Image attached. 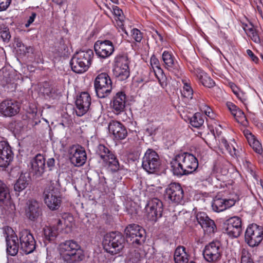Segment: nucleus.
Wrapping results in <instances>:
<instances>
[{
    "instance_id": "nucleus-48",
    "label": "nucleus",
    "mask_w": 263,
    "mask_h": 263,
    "mask_svg": "<svg viewBox=\"0 0 263 263\" xmlns=\"http://www.w3.org/2000/svg\"><path fill=\"white\" fill-rule=\"evenodd\" d=\"M112 13L116 16V18L119 17H124L123 13L122 10L116 6L112 7Z\"/></svg>"
},
{
    "instance_id": "nucleus-21",
    "label": "nucleus",
    "mask_w": 263,
    "mask_h": 263,
    "mask_svg": "<svg viewBox=\"0 0 263 263\" xmlns=\"http://www.w3.org/2000/svg\"><path fill=\"white\" fill-rule=\"evenodd\" d=\"M45 158L40 154H37L30 162L31 172L36 177H41L45 170Z\"/></svg>"
},
{
    "instance_id": "nucleus-36",
    "label": "nucleus",
    "mask_w": 263,
    "mask_h": 263,
    "mask_svg": "<svg viewBox=\"0 0 263 263\" xmlns=\"http://www.w3.org/2000/svg\"><path fill=\"white\" fill-rule=\"evenodd\" d=\"M0 201L7 205L10 203L9 189L1 180H0Z\"/></svg>"
},
{
    "instance_id": "nucleus-20",
    "label": "nucleus",
    "mask_w": 263,
    "mask_h": 263,
    "mask_svg": "<svg viewBox=\"0 0 263 263\" xmlns=\"http://www.w3.org/2000/svg\"><path fill=\"white\" fill-rule=\"evenodd\" d=\"M196 219L204 231L208 234L214 233L216 230L214 221L210 219L204 212H198L196 215Z\"/></svg>"
},
{
    "instance_id": "nucleus-27",
    "label": "nucleus",
    "mask_w": 263,
    "mask_h": 263,
    "mask_svg": "<svg viewBox=\"0 0 263 263\" xmlns=\"http://www.w3.org/2000/svg\"><path fill=\"white\" fill-rule=\"evenodd\" d=\"M126 103V96L122 92H118L114 97L111 106L114 112L119 114L124 111Z\"/></svg>"
},
{
    "instance_id": "nucleus-34",
    "label": "nucleus",
    "mask_w": 263,
    "mask_h": 263,
    "mask_svg": "<svg viewBox=\"0 0 263 263\" xmlns=\"http://www.w3.org/2000/svg\"><path fill=\"white\" fill-rule=\"evenodd\" d=\"M30 181V178L28 175L22 174L14 185V189L15 192H21L28 185Z\"/></svg>"
},
{
    "instance_id": "nucleus-38",
    "label": "nucleus",
    "mask_w": 263,
    "mask_h": 263,
    "mask_svg": "<svg viewBox=\"0 0 263 263\" xmlns=\"http://www.w3.org/2000/svg\"><path fill=\"white\" fill-rule=\"evenodd\" d=\"M113 153L103 144H99L96 148V154L103 161L108 155Z\"/></svg>"
},
{
    "instance_id": "nucleus-32",
    "label": "nucleus",
    "mask_w": 263,
    "mask_h": 263,
    "mask_svg": "<svg viewBox=\"0 0 263 263\" xmlns=\"http://www.w3.org/2000/svg\"><path fill=\"white\" fill-rule=\"evenodd\" d=\"M174 259L175 263H187L189 255L186 252V249L183 246L178 247L174 253Z\"/></svg>"
},
{
    "instance_id": "nucleus-51",
    "label": "nucleus",
    "mask_w": 263,
    "mask_h": 263,
    "mask_svg": "<svg viewBox=\"0 0 263 263\" xmlns=\"http://www.w3.org/2000/svg\"><path fill=\"white\" fill-rule=\"evenodd\" d=\"M117 22V25L120 28L123 32L126 34H127V31L125 29L123 24L124 17H119V18H116Z\"/></svg>"
},
{
    "instance_id": "nucleus-57",
    "label": "nucleus",
    "mask_w": 263,
    "mask_h": 263,
    "mask_svg": "<svg viewBox=\"0 0 263 263\" xmlns=\"http://www.w3.org/2000/svg\"><path fill=\"white\" fill-rule=\"evenodd\" d=\"M158 129L159 127L154 128L153 127H151L150 128H147L146 131L147 133V134H149L150 135H155L156 130H158Z\"/></svg>"
},
{
    "instance_id": "nucleus-53",
    "label": "nucleus",
    "mask_w": 263,
    "mask_h": 263,
    "mask_svg": "<svg viewBox=\"0 0 263 263\" xmlns=\"http://www.w3.org/2000/svg\"><path fill=\"white\" fill-rule=\"evenodd\" d=\"M246 52L252 61L255 63H258L259 59L253 53L251 50L247 49Z\"/></svg>"
},
{
    "instance_id": "nucleus-24",
    "label": "nucleus",
    "mask_w": 263,
    "mask_h": 263,
    "mask_svg": "<svg viewBox=\"0 0 263 263\" xmlns=\"http://www.w3.org/2000/svg\"><path fill=\"white\" fill-rule=\"evenodd\" d=\"M12 159V152L10 146L5 142H0V167L8 166Z\"/></svg>"
},
{
    "instance_id": "nucleus-3",
    "label": "nucleus",
    "mask_w": 263,
    "mask_h": 263,
    "mask_svg": "<svg viewBox=\"0 0 263 263\" xmlns=\"http://www.w3.org/2000/svg\"><path fill=\"white\" fill-rule=\"evenodd\" d=\"M103 244L104 249L107 252L116 254L124 248L125 239L121 233L112 232L105 235Z\"/></svg>"
},
{
    "instance_id": "nucleus-16",
    "label": "nucleus",
    "mask_w": 263,
    "mask_h": 263,
    "mask_svg": "<svg viewBox=\"0 0 263 263\" xmlns=\"http://www.w3.org/2000/svg\"><path fill=\"white\" fill-rule=\"evenodd\" d=\"M94 49L96 54L103 59L110 57L115 51L112 43L107 40L97 41L94 45Z\"/></svg>"
},
{
    "instance_id": "nucleus-42",
    "label": "nucleus",
    "mask_w": 263,
    "mask_h": 263,
    "mask_svg": "<svg viewBox=\"0 0 263 263\" xmlns=\"http://www.w3.org/2000/svg\"><path fill=\"white\" fill-rule=\"evenodd\" d=\"M182 82L183 83V90L182 91V96L189 99H192L193 95L192 88L185 81H182Z\"/></svg>"
},
{
    "instance_id": "nucleus-31",
    "label": "nucleus",
    "mask_w": 263,
    "mask_h": 263,
    "mask_svg": "<svg viewBox=\"0 0 263 263\" xmlns=\"http://www.w3.org/2000/svg\"><path fill=\"white\" fill-rule=\"evenodd\" d=\"M70 65L72 70L77 73H84L89 68L74 55L70 60Z\"/></svg>"
},
{
    "instance_id": "nucleus-29",
    "label": "nucleus",
    "mask_w": 263,
    "mask_h": 263,
    "mask_svg": "<svg viewBox=\"0 0 263 263\" xmlns=\"http://www.w3.org/2000/svg\"><path fill=\"white\" fill-rule=\"evenodd\" d=\"M6 240L7 253L11 256H15L16 255L19 248L17 236L15 234L7 236Z\"/></svg>"
},
{
    "instance_id": "nucleus-17",
    "label": "nucleus",
    "mask_w": 263,
    "mask_h": 263,
    "mask_svg": "<svg viewBox=\"0 0 263 263\" xmlns=\"http://www.w3.org/2000/svg\"><path fill=\"white\" fill-rule=\"evenodd\" d=\"M91 97L87 92H82L78 96L75 101L76 105V114L81 117L85 114L89 110L91 105Z\"/></svg>"
},
{
    "instance_id": "nucleus-28",
    "label": "nucleus",
    "mask_w": 263,
    "mask_h": 263,
    "mask_svg": "<svg viewBox=\"0 0 263 263\" xmlns=\"http://www.w3.org/2000/svg\"><path fill=\"white\" fill-rule=\"evenodd\" d=\"M102 161L104 166L111 173H115L121 170L122 166L120 165L116 155L114 153L108 155Z\"/></svg>"
},
{
    "instance_id": "nucleus-14",
    "label": "nucleus",
    "mask_w": 263,
    "mask_h": 263,
    "mask_svg": "<svg viewBox=\"0 0 263 263\" xmlns=\"http://www.w3.org/2000/svg\"><path fill=\"white\" fill-rule=\"evenodd\" d=\"M162 59L164 63V67L169 72L177 77H179L181 74L180 66L171 52L164 51L162 54Z\"/></svg>"
},
{
    "instance_id": "nucleus-4",
    "label": "nucleus",
    "mask_w": 263,
    "mask_h": 263,
    "mask_svg": "<svg viewBox=\"0 0 263 263\" xmlns=\"http://www.w3.org/2000/svg\"><path fill=\"white\" fill-rule=\"evenodd\" d=\"M94 86L99 98L107 97L112 90V82L108 74L105 72L98 74L95 79Z\"/></svg>"
},
{
    "instance_id": "nucleus-56",
    "label": "nucleus",
    "mask_w": 263,
    "mask_h": 263,
    "mask_svg": "<svg viewBox=\"0 0 263 263\" xmlns=\"http://www.w3.org/2000/svg\"><path fill=\"white\" fill-rule=\"evenodd\" d=\"M226 105H227V106L228 109L231 112V113L233 111H234V109H235L237 107H238L234 104H233V103H232L231 102H228L227 103Z\"/></svg>"
},
{
    "instance_id": "nucleus-55",
    "label": "nucleus",
    "mask_w": 263,
    "mask_h": 263,
    "mask_svg": "<svg viewBox=\"0 0 263 263\" xmlns=\"http://www.w3.org/2000/svg\"><path fill=\"white\" fill-rule=\"evenodd\" d=\"M36 13L34 12L32 13L31 16H30L27 23L25 24V26L26 27H28L30 24H31L34 21V19L36 17Z\"/></svg>"
},
{
    "instance_id": "nucleus-7",
    "label": "nucleus",
    "mask_w": 263,
    "mask_h": 263,
    "mask_svg": "<svg viewBox=\"0 0 263 263\" xmlns=\"http://www.w3.org/2000/svg\"><path fill=\"white\" fill-rule=\"evenodd\" d=\"M114 73L121 81L127 79L130 75L129 61L125 54H118L114 59Z\"/></svg>"
},
{
    "instance_id": "nucleus-60",
    "label": "nucleus",
    "mask_w": 263,
    "mask_h": 263,
    "mask_svg": "<svg viewBox=\"0 0 263 263\" xmlns=\"http://www.w3.org/2000/svg\"><path fill=\"white\" fill-rule=\"evenodd\" d=\"M240 108H239L238 107H237L235 109H234V111H233L232 112H231V114L233 116V117L235 116V114H236V112H237V110H239Z\"/></svg>"
},
{
    "instance_id": "nucleus-50",
    "label": "nucleus",
    "mask_w": 263,
    "mask_h": 263,
    "mask_svg": "<svg viewBox=\"0 0 263 263\" xmlns=\"http://www.w3.org/2000/svg\"><path fill=\"white\" fill-rule=\"evenodd\" d=\"M12 0H0V11L6 10L11 3Z\"/></svg>"
},
{
    "instance_id": "nucleus-9",
    "label": "nucleus",
    "mask_w": 263,
    "mask_h": 263,
    "mask_svg": "<svg viewBox=\"0 0 263 263\" xmlns=\"http://www.w3.org/2000/svg\"><path fill=\"white\" fill-rule=\"evenodd\" d=\"M245 238L249 246H257L263 239V227L255 223L250 224L246 229Z\"/></svg>"
},
{
    "instance_id": "nucleus-15",
    "label": "nucleus",
    "mask_w": 263,
    "mask_h": 263,
    "mask_svg": "<svg viewBox=\"0 0 263 263\" xmlns=\"http://www.w3.org/2000/svg\"><path fill=\"white\" fill-rule=\"evenodd\" d=\"M20 110V104L16 100L7 99L0 103V113L5 117H12L16 115Z\"/></svg>"
},
{
    "instance_id": "nucleus-43",
    "label": "nucleus",
    "mask_w": 263,
    "mask_h": 263,
    "mask_svg": "<svg viewBox=\"0 0 263 263\" xmlns=\"http://www.w3.org/2000/svg\"><path fill=\"white\" fill-rule=\"evenodd\" d=\"M0 37L4 42H8L11 37L9 30L5 26H0Z\"/></svg>"
},
{
    "instance_id": "nucleus-30",
    "label": "nucleus",
    "mask_w": 263,
    "mask_h": 263,
    "mask_svg": "<svg viewBox=\"0 0 263 263\" xmlns=\"http://www.w3.org/2000/svg\"><path fill=\"white\" fill-rule=\"evenodd\" d=\"M74 55L78 58L79 60L89 67L91 64L94 54L92 50L88 49L77 51L74 54Z\"/></svg>"
},
{
    "instance_id": "nucleus-52",
    "label": "nucleus",
    "mask_w": 263,
    "mask_h": 263,
    "mask_svg": "<svg viewBox=\"0 0 263 263\" xmlns=\"http://www.w3.org/2000/svg\"><path fill=\"white\" fill-rule=\"evenodd\" d=\"M221 144H222V145H223L224 146L226 150L229 153V154L231 155H233V153L232 152L231 147L229 145L227 140L225 138H222L221 139Z\"/></svg>"
},
{
    "instance_id": "nucleus-22",
    "label": "nucleus",
    "mask_w": 263,
    "mask_h": 263,
    "mask_svg": "<svg viewBox=\"0 0 263 263\" xmlns=\"http://www.w3.org/2000/svg\"><path fill=\"white\" fill-rule=\"evenodd\" d=\"M26 215L30 220L34 221L42 215L40 203L35 200H29L25 210Z\"/></svg>"
},
{
    "instance_id": "nucleus-1",
    "label": "nucleus",
    "mask_w": 263,
    "mask_h": 263,
    "mask_svg": "<svg viewBox=\"0 0 263 263\" xmlns=\"http://www.w3.org/2000/svg\"><path fill=\"white\" fill-rule=\"evenodd\" d=\"M170 165L173 174L181 176L196 171L198 166V162L193 155L182 153L176 155L171 160Z\"/></svg>"
},
{
    "instance_id": "nucleus-2",
    "label": "nucleus",
    "mask_w": 263,
    "mask_h": 263,
    "mask_svg": "<svg viewBox=\"0 0 263 263\" xmlns=\"http://www.w3.org/2000/svg\"><path fill=\"white\" fill-rule=\"evenodd\" d=\"M58 250L64 263H78L85 258L81 246L75 240H67L60 243Z\"/></svg>"
},
{
    "instance_id": "nucleus-39",
    "label": "nucleus",
    "mask_w": 263,
    "mask_h": 263,
    "mask_svg": "<svg viewBox=\"0 0 263 263\" xmlns=\"http://www.w3.org/2000/svg\"><path fill=\"white\" fill-rule=\"evenodd\" d=\"M59 232L55 227H45L44 228V234L46 240H53L58 236Z\"/></svg>"
},
{
    "instance_id": "nucleus-45",
    "label": "nucleus",
    "mask_w": 263,
    "mask_h": 263,
    "mask_svg": "<svg viewBox=\"0 0 263 263\" xmlns=\"http://www.w3.org/2000/svg\"><path fill=\"white\" fill-rule=\"evenodd\" d=\"M133 38L137 42H140L142 39V34L140 31L136 28L132 30Z\"/></svg>"
},
{
    "instance_id": "nucleus-5",
    "label": "nucleus",
    "mask_w": 263,
    "mask_h": 263,
    "mask_svg": "<svg viewBox=\"0 0 263 263\" xmlns=\"http://www.w3.org/2000/svg\"><path fill=\"white\" fill-rule=\"evenodd\" d=\"M127 241L133 245H140L145 242L146 233L145 230L137 224H128L125 229Z\"/></svg>"
},
{
    "instance_id": "nucleus-35",
    "label": "nucleus",
    "mask_w": 263,
    "mask_h": 263,
    "mask_svg": "<svg viewBox=\"0 0 263 263\" xmlns=\"http://www.w3.org/2000/svg\"><path fill=\"white\" fill-rule=\"evenodd\" d=\"M66 218L69 220L70 222L71 220H72V217L68 215H65L64 217H62L61 218H58L52 220V226L55 227L57 231L59 232L62 231L64 227H68L69 224L67 222L66 220Z\"/></svg>"
},
{
    "instance_id": "nucleus-63",
    "label": "nucleus",
    "mask_w": 263,
    "mask_h": 263,
    "mask_svg": "<svg viewBox=\"0 0 263 263\" xmlns=\"http://www.w3.org/2000/svg\"><path fill=\"white\" fill-rule=\"evenodd\" d=\"M112 3H115V4H118V0H110Z\"/></svg>"
},
{
    "instance_id": "nucleus-13",
    "label": "nucleus",
    "mask_w": 263,
    "mask_h": 263,
    "mask_svg": "<svg viewBox=\"0 0 263 263\" xmlns=\"http://www.w3.org/2000/svg\"><path fill=\"white\" fill-rule=\"evenodd\" d=\"M21 249L26 254L33 252L35 249L34 238L28 230H23L19 233Z\"/></svg>"
},
{
    "instance_id": "nucleus-41",
    "label": "nucleus",
    "mask_w": 263,
    "mask_h": 263,
    "mask_svg": "<svg viewBox=\"0 0 263 263\" xmlns=\"http://www.w3.org/2000/svg\"><path fill=\"white\" fill-rule=\"evenodd\" d=\"M190 122L193 127L199 128L203 124L204 118L200 113L196 112L190 118Z\"/></svg>"
},
{
    "instance_id": "nucleus-49",
    "label": "nucleus",
    "mask_w": 263,
    "mask_h": 263,
    "mask_svg": "<svg viewBox=\"0 0 263 263\" xmlns=\"http://www.w3.org/2000/svg\"><path fill=\"white\" fill-rule=\"evenodd\" d=\"M251 40L256 43H259L260 42V38L258 36V33H257L255 29L251 31L249 34H247Z\"/></svg>"
},
{
    "instance_id": "nucleus-25",
    "label": "nucleus",
    "mask_w": 263,
    "mask_h": 263,
    "mask_svg": "<svg viewBox=\"0 0 263 263\" xmlns=\"http://www.w3.org/2000/svg\"><path fill=\"white\" fill-rule=\"evenodd\" d=\"M150 64L160 85L162 88H165L167 85L166 78L163 75V70L160 67V62L155 55L151 57Z\"/></svg>"
},
{
    "instance_id": "nucleus-58",
    "label": "nucleus",
    "mask_w": 263,
    "mask_h": 263,
    "mask_svg": "<svg viewBox=\"0 0 263 263\" xmlns=\"http://www.w3.org/2000/svg\"><path fill=\"white\" fill-rule=\"evenodd\" d=\"M54 163L55 160L53 158H49L47 162V166L50 168V170L54 165Z\"/></svg>"
},
{
    "instance_id": "nucleus-10",
    "label": "nucleus",
    "mask_w": 263,
    "mask_h": 263,
    "mask_svg": "<svg viewBox=\"0 0 263 263\" xmlns=\"http://www.w3.org/2000/svg\"><path fill=\"white\" fill-rule=\"evenodd\" d=\"M161 162L158 154L151 149L145 152L142 159V166L148 173H153L159 168Z\"/></svg>"
},
{
    "instance_id": "nucleus-64",
    "label": "nucleus",
    "mask_w": 263,
    "mask_h": 263,
    "mask_svg": "<svg viewBox=\"0 0 263 263\" xmlns=\"http://www.w3.org/2000/svg\"><path fill=\"white\" fill-rule=\"evenodd\" d=\"M249 134H251L250 133H249V131H247L246 132V133L245 134H246V137L247 138V136H249Z\"/></svg>"
},
{
    "instance_id": "nucleus-8",
    "label": "nucleus",
    "mask_w": 263,
    "mask_h": 263,
    "mask_svg": "<svg viewBox=\"0 0 263 263\" xmlns=\"http://www.w3.org/2000/svg\"><path fill=\"white\" fill-rule=\"evenodd\" d=\"M45 203L52 211H55L60 207L62 199L58 189L53 185H49L45 189L43 192Z\"/></svg>"
},
{
    "instance_id": "nucleus-40",
    "label": "nucleus",
    "mask_w": 263,
    "mask_h": 263,
    "mask_svg": "<svg viewBox=\"0 0 263 263\" xmlns=\"http://www.w3.org/2000/svg\"><path fill=\"white\" fill-rule=\"evenodd\" d=\"M141 255L137 249L132 248L127 255L126 259L129 263H137L140 259Z\"/></svg>"
},
{
    "instance_id": "nucleus-26",
    "label": "nucleus",
    "mask_w": 263,
    "mask_h": 263,
    "mask_svg": "<svg viewBox=\"0 0 263 263\" xmlns=\"http://www.w3.org/2000/svg\"><path fill=\"white\" fill-rule=\"evenodd\" d=\"M110 133L118 140L124 139L127 135V132L124 126L117 121H111L108 126Z\"/></svg>"
},
{
    "instance_id": "nucleus-54",
    "label": "nucleus",
    "mask_w": 263,
    "mask_h": 263,
    "mask_svg": "<svg viewBox=\"0 0 263 263\" xmlns=\"http://www.w3.org/2000/svg\"><path fill=\"white\" fill-rule=\"evenodd\" d=\"M243 28L247 34L255 29L254 26L252 24L244 25Z\"/></svg>"
},
{
    "instance_id": "nucleus-59",
    "label": "nucleus",
    "mask_w": 263,
    "mask_h": 263,
    "mask_svg": "<svg viewBox=\"0 0 263 263\" xmlns=\"http://www.w3.org/2000/svg\"><path fill=\"white\" fill-rule=\"evenodd\" d=\"M53 2L58 4L61 5L63 3V0H52Z\"/></svg>"
},
{
    "instance_id": "nucleus-46",
    "label": "nucleus",
    "mask_w": 263,
    "mask_h": 263,
    "mask_svg": "<svg viewBox=\"0 0 263 263\" xmlns=\"http://www.w3.org/2000/svg\"><path fill=\"white\" fill-rule=\"evenodd\" d=\"M251 254L246 249H242L241 252V263H243L251 259Z\"/></svg>"
},
{
    "instance_id": "nucleus-11",
    "label": "nucleus",
    "mask_w": 263,
    "mask_h": 263,
    "mask_svg": "<svg viewBox=\"0 0 263 263\" xmlns=\"http://www.w3.org/2000/svg\"><path fill=\"white\" fill-rule=\"evenodd\" d=\"M164 196L173 203H181L183 200L184 192L180 184L173 182L168 184L165 190Z\"/></svg>"
},
{
    "instance_id": "nucleus-62",
    "label": "nucleus",
    "mask_w": 263,
    "mask_h": 263,
    "mask_svg": "<svg viewBox=\"0 0 263 263\" xmlns=\"http://www.w3.org/2000/svg\"><path fill=\"white\" fill-rule=\"evenodd\" d=\"M156 33L158 34V36L159 37L160 40L162 41L163 40V37H162V35L160 34H159L157 31H156Z\"/></svg>"
},
{
    "instance_id": "nucleus-61",
    "label": "nucleus",
    "mask_w": 263,
    "mask_h": 263,
    "mask_svg": "<svg viewBox=\"0 0 263 263\" xmlns=\"http://www.w3.org/2000/svg\"><path fill=\"white\" fill-rule=\"evenodd\" d=\"M236 150L235 148L233 147V151L232 150V153H233V155H232V156H233V155H236Z\"/></svg>"
},
{
    "instance_id": "nucleus-6",
    "label": "nucleus",
    "mask_w": 263,
    "mask_h": 263,
    "mask_svg": "<svg viewBox=\"0 0 263 263\" xmlns=\"http://www.w3.org/2000/svg\"><path fill=\"white\" fill-rule=\"evenodd\" d=\"M223 249L219 241H213L206 245L203 251L204 259L210 263L218 262L222 256Z\"/></svg>"
},
{
    "instance_id": "nucleus-19",
    "label": "nucleus",
    "mask_w": 263,
    "mask_h": 263,
    "mask_svg": "<svg viewBox=\"0 0 263 263\" xmlns=\"http://www.w3.org/2000/svg\"><path fill=\"white\" fill-rule=\"evenodd\" d=\"M241 220L239 217H231L226 222L225 233L230 237L236 238L241 233Z\"/></svg>"
},
{
    "instance_id": "nucleus-12",
    "label": "nucleus",
    "mask_w": 263,
    "mask_h": 263,
    "mask_svg": "<svg viewBox=\"0 0 263 263\" xmlns=\"http://www.w3.org/2000/svg\"><path fill=\"white\" fill-rule=\"evenodd\" d=\"M148 218L152 221H156L162 215L163 205L162 202L157 198L150 199L145 206Z\"/></svg>"
},
{
    "instance_id": "nucleus-33",
    "label": "nucleus",
    "mask_w": 263,
    "mask_h": 263,
    "mask_svg": "<svg viewBox=\"0 0 263 263\" xmlns=\"http://www.w3.org/2000/svg\"><path fill=\"white\" fill-rule=\"evenodd\" d=\"M196 74L201 83L204 86L209 88L214 86L215 84L214 81L202 69L197 68L196 69Z\"/></svg>"
},
{
    "instance_id": "nucleus-44",
    "label": "nucleus",
    "mask_w": 263,
    "mask_h": 263,
    "mask_svg": "<svg viewBox=\"0 0 263 263\" xmlns=\"http://www.w3.org/2000/svg\"><path fill=\"white\" fill-rule=\"evenodd\" d=\"M200 110L204 112L210 118H213L214 114L212 109L204 103H200L199 104Z\"/></svg>"
},
{
    "instance_id": "nucleus-18",
    "label": "nucleus",
    "mask_w": 263,
    "mask_h": 263,
    "mask_svg": "<svg viewBox=\"0 0 263 263\" xmlns=\"http://www.w3.org/2000/svg\"><path fill=\"white\" fill-rule=\"evenodd\" d=\"M71 162L77 166L83 165L86 162L87 155L84 148L79 145H73L69 151Z\"/></svg>"
},
{
    "instance_id": "nucleus-47",
    "label": "nucleus",
    "mask_w": 263,
    "mask_h": 263,
    "mask_svg": "<svg viewBox=\"0 0 263 263\" xmlns=\"http://www.w3.org/2000/svg\"><path fill=\"white\" fill-rule=\"evenodd\" d=\"M234 117L238 122L242 123L244 121L246 120V116L245 115L244 112L240 109L237 110V112L235 114V116Z\"/></svg>"
},
{
    "instance_id": "nucleus-23",
    "label": "nucleus",
    "mask_w": 263,
    "mask_h": 263,
    "mask_svg": "<svg viewBox=\"0 0 263 263\" xmlns=\"http://www.w3.org/2000/svg\"><path fill=\"white\" fill-rule=\"evenodd\" d=\"M235 203V200L233 199L223 198L217 195L213 200L212 207L214 211L220 212L231 208Z\"/></svg>"
},
{
    "instance_id": "nucleus-37",
    "label": "nucleus",
    "mask_w": 263,
    "mask_h": 263,
    "mask_svg": "<svg viewBox=\"0 0 263 263\" xmlns=\"http://www.w3.org/2000/svg\"><path fill=\"white\" fill-rule=\"evenodd\" d=\"M247 139L250 145L256 153L261 154L262 152L261 143L252 134H249V136H247Z\"/></svg>"
}]
</instances>
